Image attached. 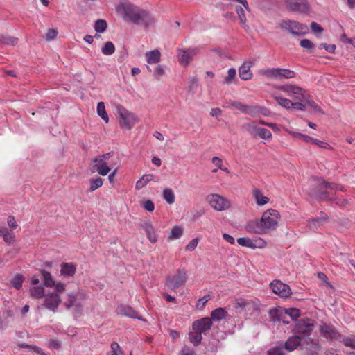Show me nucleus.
Segmentation results:
<instances>
[{
    "instance_id": "nucleus-46",
    "label": "nucleus",
    "mask_w": 355,
    "mask_h": 355,
    "mask_svg": "<svg viewBox=\"0 0 355 355\" xmlns=\"http://www.w3.org/2000/svg\"><path fill=\"white\" fill-rule=\"evenodd\" d=\"M236 71L234 68H231L227 71V76H226L223 83L226 85H230L232 83L233 80L236 78Z\"/></svg>"
},
{
    "instance_id": "nucleus-15",
    "label": "nucleus",
    "mask_w": 355,
    "mask_h": 355,
    "mask_svg": "<svg viewBox=\"0 0 355 355\" xmlns=\"http://www.w3.org/2000/svg\"><path fill=\"white\" fill-rule=\"evenodd\" d=\"M320 330L321 334L327 339L338 340L342 337L340 334L332 325L324 323L320 326Z\"/></svg>"
},
{
    "instance_id": "nucleus-59",
    "label": "nucleus",
    "mask_w": 355,
    "mask_h": 355,
    "mask_svg": "<svg viewBox=\"0 0 355 355\" xmlns=\"http://www.w3.org/2000/svg\"><path fill=\"white\" fill-rule=\"evenodd\" d=\"M324 48L329 53H334L336 46L334 44H327L325 43H322L319 45L318 49Z\"/></svg>"
},
{
    "instance_id": "nucleus-40",
    "label": "nucleus",
    "mask_w": 355,
    "mask_h": 355,
    "mask_svg": "<svg viewBox=\"0 0 355 355\" xmlns=\"http://www.w3.org/2000/svg\"><path fill=\"white\" fill-rule=\"evenodd\" d=\"M163 198L168 203L173 204L175 201V194L171 189H165L163 191Z\"/></svg>"
},
{
    "instance_id": "nucleus-19",
    "label": "nucleus",
    "mask_w": 355,
    "mask_h": 355,
    "mask_svg": "<svg viewBox=\"0 0 355 355\" xmlns=\"http://www.w3.org/2000/svg\"><path fill=\"white\" fill-rule=\"evenodd\" d=\"M93 166L92 168V172H98L101 175H106L110 171V168L108 166L107 162H102L100 159H93Z\"/></svg>"
},
{
    "instance_id": "nucleus-27",
    "label": "nucleus",
    "mask_w": 355,
    "mask_h": 355,
    "mask_svg": "<svg viewBox=\"0 0 355 355\" xmlns=\"http://www.w3.org/2000/svg\"><path fill=\"white\" fill-rule=\"evenodd\" d=\"M279 68H266L259 70L261 76H266L269 79H279Z\"/></svg>"
},
{
    "instance_id": "nucleus-25",
    "label": "nucleus",
    "mask_w": 355,
    "mask_h": 355,
    "mask_svg": "<svg viewBox=\"0 0 355 355\" xmlns=\"http://www.w3.org/2000/svg\"><path fill=\"white\" fill-rule=\"evenodd\" d=\"M252 66V62H244L239 69V77L244 80H250L252 77V73L250 71V68Z\"/></svg>"
},
{
    "instance_id": "nucleus-26",
    "label": "nucleus",
    "mask_w": 355,
    "mask_h": 355,
    "mask_svg": "<svg viewBox=\"0 0 355 355\" xmlns=\"http://www.w3.org/2000/svg\"><path fill=\"white\" fill-rule=\"evenodd\" d=\"M302 338L297 335L290 336L284 343L285 349L288 352L293 351L300 345Z\"/></svg>"
},
{
    "instance_id": "nucleus-50",
    "label": "nucleus",
    "mask_w": 355,
    "mask_h": 355,
    "mask_svg": "<svg viewBox=\"0 0 355 355\" xmlns=\"http://www.w3.org/2000/svg\"><path fill=\"white\" fill-rule=\"evenodd\" d=\"M236 12L237 13L240 23L242 25H245V24L246 22V17L245 15L244 9L242 7L237 6L236 7Z\"/></svg>"
},
{
    "instance_id": "nucleus-2",
    "label": "nucleus",
    "mask_w": 355,
    "mask_h": 355,
    "mask_svg": "<svg viewBox=\"0 0 355 355\" xmlns=\"http://www.w3.org/2000/svg\"><path fill=\"white\" fill-rule=\"evenodd\" d=\"M338 185L336 183L320 179L311 186L309 193L311 197L318 200H334L335 198L332 197L333 191H335Z\"/></svg>"
},
{
    "instance_id": "nucleus-1",
    "label": "nucleus",
    "mask_w": 355,
    "mask_h": 355,
    "mask_svg": "<svg viewBox=\"0 0 355 355\" xmlns=\"http://www.w3.org/2000/svg\"><path fill=\"white\" fill-rule=\"evenodd\" d=\"M116 9L122 19L127 23L148 28L154 26L157 21L149 10L129 1L120 3Z\"/></svg>"
},
{
    "instance_id": "nucleus-36",
    "label": "nucleus",
    "mask_w": 355,
    "mask_h": 355,
    "mask_svg": "<svg viewBox=\"0 0 355 355\" xmlns=\"http://www.w3.org/2000/svg\"><path fill=\"white\" fill-rule=\"evenodd\" d=\"M183 234V228L180 226H174L171 230L170 234H168L169 240H174L179 239Z\"/></svg>"
},
{
    "instance_id": "nucleus-23",
    "label": "nucleus",
    "mask_w": 355,
    "mask_h": 355,
    "mask_svg": "<svg viewBox=\"0 0 355 355\" xmlns=\"http://www.w3.org/2000/svg\"><path fill=\"white\" fill-rule=\"evenodd\" d=\"M76 272V267L73 263L64 262L60 265V275L64 277H71Z\"/></svg>"
},
{
    "instance_id": "nucleus-61",
    "label": "nucleus",
    "mask_w": 355,
    "mask_h": 355,
    "mask_svg": "<svg viewBox=\"0 0 355 355\" xmlns=\"http://www.w3.org/2000/svg\"><path fill=\"white\" fill-rule=\"evenodd\" d=\"M310 26L314 33H320L323 31V28L316 22H312Z\"/></svg>"
},
{
    "instance_id": "nucleus-52",
    "label": "nucleus",
    "mask_w": 355,
    "mask_h": 355,
    "mask_svg": "<svg viewBox=\"0 0 355 355\" xmlns=\"http://www.w3.org/2000/svg\"><path fill=\"white\" fill-rule=\"evenodd\" d=\"M307 105H309L315 112L324 114V112L320 106H318L313 101H309L306 98L304 101Z\"/></svg>"
},
{
    "instance_id": "nucleus-34",
    "label": "nucleus",
    "mask_w": 355,
    "mask_h": 355,
    "mask_svg": "<svg viewBox=\"0 0 355 355\" xmlns=\"http://www.w3.org/2000/svg\"><path fill=\"white\" fill-rule=\"evenodd\" d=\"M275 100L277 101L278 105L287 110H291L293 107V102L290 99L275 96Z\"/></svg>"
},
{
    "instance_id": "nucleus-55",
    "label": "nucleus",
    "mask_w": 355,
    "mask_h": 355,
    "mask_svg": "<svg viewBox=\"0 0 355 355\" xmlns=\"http://www.w3.org/2000/svg\"><path fill=\"white\" fill-rule=\"evenodd\" d=\"M76 300V295L73 294H69L68 295L67 301L64 303V306L67 309H69L74 305Z\"/></svg>"
},
{
    "instance_id": "nucleus-64",
    "label": "nucleus",
    "mask_w": 355,
    "mask_h": 355,
    "mask_svg": "<svg viewBox=\"0 0 355 355\" xmlns=\"http://www.w3.org/2000/svg\"><path fill=\"white\" fill-rule=\"evenodd\" d=\"M55 288V293H62L65 291V285L61 282H58L54 285Z\"/></svg>"
},
{
    "instance_id": "nucleus-18",
    "label": "nucleus",
    "mask_w": 355,
    "mask_h": 355,
    "mask_svg": "<svg viewBox=\"0 0 355 355\" xmlns=\"http://www.w3.org/2000/svg\"><path fill=\"white\" fill-rule=\"evenodd\" d=\"M197 54V49H189L187 50H178L179 61L182 64L188 65L191 59Z\"/></svg>"
},
{
    "instance_id": "nucleus-41",
    "label": "nucleus",
    "mask_w": 355,
    "mask_h": 355,
    "mask_svg": "<svg viewBox=\"0 0 355 355\" xmlns=\"http://www.w3.org/2000/svg\"><path fill=\"white\" fill-rule=\"evenodd\" d=\"M279 79L281 78H286V79H291L294 77H295L296 73L295 71L288 69H283L279 68Z\"/></svg>"
},
{
    "instance_id": "nucleus-9",
    "label": "nucleus",
    "mask_w": 355,
    "mask_h": 355,
    "mask_svg": "<svg viewBox=\"0 0 355 355\" xmlns=\"http://www.w3.org/2000/svg\"><path fill=\"white\" fill-rule=\"evenodd\" d=\"M210 206L217 211H223L230 207V201L218 194H211L207 196Z\"/></svg>"
},
{
    "instance_id": "nucleus-49",
    "label": "nucleus",
    "mask_w": 355,
    "mask_h": 355,
    "mask_svg": "<svg viewBox=\"0 0 355 355\" xmlns=\"http://www.w3.org/2000/svg\"><path fill=\"white\" fill-rule=\"evenodd\" d=\"M332 197L335 198L334 200H329V202H334L336 205L339 207H344L348 204V200L347 199L340 198L336 196V193L332 194Z\"/></svg>"
},
{
    "instance_id": "nucleus-11",
    "label": "nucleus",
    "mask_w": 355,
    "mask_h": 355,
    "mask_svg": "<svg viewBox=\"0 0 355 355\" xmlns=\"http://www.w3.org/2000/svg\"><path fill=\"white\" fill-rule=\"evenodd\" d=\"M61 302V297L58 293L50 292L46 294L44 303L41 306L51 311L55 312Z\"/></svg>"
},
{
    "instance_id": "nucleus-29",
    "label": "nucleus",
    "mask_w": 355,
    "mask_h": 355,
    "mask_svg": "<svg viewBox=\"0 0 355 355\" xmlns=\"http://www.w3.org/2000/svg\"><path fill=\"white\" fill-rule=\"evenodd\" d=\"M227 314V312L225 308H217L211 311L210 319H211V321H220L225 318Z\"/></svg>"
},
{
    "instance_id": "nucleus-14",
    "label": "nucleus",
    "mask_w": 355,
    "mask_h": 355,
    "mask_svg": "<svg viewBox=\"0 0 355 355\" xmlns=\"http://www.w3.org/2000/svg\"><path fill=\"white\" fill-rule=\"evenodd\" d=\"M270 287L273 293L282 297H288L292 294L290 286L279 280L272 282L270 283Z\"/></svg>"
},
{
    "instance_id": "nucleus-53",
    "label": "nucleus",
    "mask_w": 355,
    "mask_h": 355,
    "mask_svg": "<svg viewBox=\"0 0 355 355\" xmlns=\"http://www.w3.org/2000/svg\"><path fill=\"white\" fill-rule=\"evenodd\" d=\"M3 238V241L9 245L12 244L15 241V236L14 234L9 232L8 231H7L6 234H4Z\"/></svg>"
},
{
    "instance_id": "nucleus-13",
    "label": "nucleus",
    "mask_w": 355,
    "mask_h": 355,
    "mask_svg": "<svg viewBox=\"0 0 355 355\" xmlns=\"http://www.w3.org/2000/svg\"><path fill=\"white\" fill-rule=\"evenodd\" d=\"M187 279V274L184 270H179L178 273L173 276L166 278V285L171 290H175L180 286L184 285Z\"/></svg>"
},
{
    "instance_id": "nucleus-3",
    "label": "nucleus",
    "mask_w": 355,
    "mask_h": 355,
    "mask_svg": "<svg viewBox=\"0 0 355 355\" xmlns=\"http://www.w3.org/2000/svg\"><path fill=\"white\" fill-rule=\"evenodd\" d=\"M259 306L260 302L258 299H239L235 302L234 307L239 309L238 313L240 314L250 317L259 312Z\"/></svg>"
},
{
    "instance_id": "nucleus-63",
    "label": "nucleus",
    "mask_w": 355,
    "mask_h": 355,
    "mask_svg": "<svg viewBox=\"0 0 355 355\" xmlns=\"http://www.w3.org/2000/svg\"><path fill=\"white\" fill-rule=\"evenodd\" d=\"M302 102L303 101H298L297 102L293 103L292 109H295V110H301V111L304 110L306 108V105Z\"/></svg>"
},
{
    "instance_id": "nucleus-43",
    "label": "nucleus",
    "mask_w": 355,
    "mask_h": 355,
    "mask_svg": "<svg viewBox=\"0 0 355 355\" xmlns=\"http://www.w3.org/2000/svg\"><path fill=\"white\" fill-rule=\"evenodd\" d=\"M107 27V22L103 19L96 20L94 24V29L97 33H103L106 30Z\"/></svg>"
},
{
    "instance_id": "nucleus-4",
    "label": "nucleus",
    "mask_w": 355,
    "mask_h": 355,
    "mask_svg": "<svg viewBox=\"0 0 355 355\" xmlns=\"http://www.w3.org/2000/svg\"><path fill=\"white\" fill-rule=\"evenodd\" d=\"M116 110L119 115L121 128L126 130H130L138 121L137 116L122 105H118L116 107Z\"/></svg>"
},
{
    "instance_id": "nucleus-6",
    "label": "nucleus",
    "mask_w": 355,
    "mask_h": 355,
    "mask_svg": "<svg viewBox=\"0 0 355 355\" xmlns=\"http://www.w3.org/2000/svg\"><path fill=\"white\" fill-rule=\"evenodd\" d=\"M279 25L282 30H286L291 34L296 35H304L308 31L305 24H300L295 20H282Z\"/></svg>"
},
{
    "instance_id": "nucleus-58",
    "label": "nucleus",
    "mask_w": 355,
    "mask_h": 355,
    "mask_svg": "<svg viewBox=\"0 0 355 355\" xmlns=\"http://www.w3.org/2000/svg\"><path fill=\"white\" fill-rule=\"evenodd\" d=\"M293 135H295V137H299L300 138L303 139L306 143H311V142L313 143V139H314V138H313L310 136H308L306 135H304V134H302L300 132H294Z\"/></svg>"
},
{
    "instance_id": "nucleus-39",
    "label": "nucleus",
    "mask_w": 355,
    "mask_h": 355,
    "mask_svg": "<svg viewBox=\"0 0 355 355\" xmlns=\"http://www.w3.org/2000/svg\"><path fill=\"white\" fill-rule=\"evenodd\" d=\"M341 342L345 346L355 349V335L344 336L342 338Z\"/></svg>"
},
{
    "instance_id": "nucleus-32",
    "label": "nucleus",
    "mask_w": 355,
    "mask_h": 355,
    "mask_svg": "<svg viewBox=\"0 0 355 355\" xmlns=\"http://www.w3.org/2000/svg\"><path fill=\"white\" fill-rule=\"evenodd\" d=\"M254 197L256 200L257 204L259 205H264L269 202V198L264 196L262 192L258 189H255L254 190Z\"/></svg>"
},
{
    "instance_id": "nucleus-54",
    "label": "nucleus",
    "mask_w": 355,
    "mask_h": 355,
    "mask_svg": "<svg viewBox=\"0 0 355 355\" xmlns=\"http://www.w3.org/2000/svg\"><path fill=\"white\" fill-rule=\"evenodd\" d=\"M300 46L303 48V49H305L306 50H309L310 51H311V49H313V43L311 42V40H308V39H302L300 42Z\"/></svg>"
},
{
    "instance_id": "nucleus-60",
    "label": "nucleus",
    "mask_w": 355,
    "mask_h": 355,
    "mask_svg": "<svg viewBox=\"0 0 355 355\" xmlns=\"http://www.w3.org/2000/svg\"><path fill=\"white\" fill-rule=\"evenodd\" d=\"M142 207L148 211H153L155 209L154 203L150 200L144 201Z\"/></svg>"
},
{
    "instance_id": "nucleus-12",
    "label": "nucleus",
    "mask_w": 355,
    "mask_h": 355,
    "mask_svg": "<svg viewBox=\"0 0 355 355\" xmlns=\"http://www.w3.org/2000/svg\"><path fill=\"white\" fill-rule=\"evenodd\" d=\"M286 8L295 12H306L309 10L307 0H285Z\"/></svg>"
},
{
    "instance_id": "nucleus-45",
    "label": "nucleus",
    "mask_w": 355,
    "mask_h": 355,
    "mask_svg": "<svg viewBox=\"0 0 355 355\" xmlns=\"http://www.w3.org/2000/svg\"><path fill=\"white\" fill-rule=\"evenodd\" d=\"M23 280V275L20 274H17L15 276V277L12 279L11 283L17 290H19L22 286Z\"/></svg>"
},
{
    "instance_id": "nucleus-57",
    "label": "nucleus",
    "mask_w": 355,
    "mask_h": 355,
    "mask_svg": "<svg viewBox=\"0 0 355 355\" xmlns=\"http://www.w3.org/2000/svg\"><path fill=\"white\" fill-rule=\"evenodd\" d=\"M58 31L54 28H50L48 30L46 34V40L48 41L52 40L57 37Z\"/></svg>"
},
{
    "instance_id": "nucleus-44",
    "label": "nucleus",
    "mask_w": 355,
    "mask_h": 355,
    "mask_svg": "<svg viewBox=\"0 0 355 355\" xmlns=\"http://www.w3.org/2000/svg\"><path fill=\"white\" fill-rule=\"evenodd\" d=\"M103 180L101 178H97L90 180L89 191H94L103 185Z\"/></svg>"
},
{
    "instance_id": "nucleus-21",
    "label": "nucleus",
    "mask_w": 355,
    "mask_h": 355,
    "mask_svg": "<svg viewBox=\"0 0 355 355\" xmlns=\"http://www.w3.org/2000/svg\"><path fill=\"white\" fill-rule=\"evenodd\" d=\"M230 105L241 110L243 113L248 114L252 116H254V114L258 112L259 109L258 107L243 105L239 101H231Z\"/></svg>"
},
{
    "instance_id": "nucleus-51",
    "label": "nucleus",
    "mask_w": 355,
    "mask_h": 355,
    "mask_svg": "<svg viewBox=\"0 0 355 355\" xmlns=\"http://www.w3.org/2000/svg\"><path fill=\"white\" fill-rule=\"evenodd\" d=\"M270 317L272 318L273 322L282 321L284 324H286L289 323L288 321L285 320L280 315H279L277 314V311L276 310H270Z\"/></svg>"
},
{
    "instance_id": "nucleus-16",
    "label": "nucleus",
    "mask_w": 355,
    "mask_h": 355,
    "mask_svg": "<svg viewBox=\"0 0 355 355\" xmlns=\"http://www.w3.org/2000/svg\"><path fill=\"white\" fill-rule=\"evenodd\" d=\"M212 326V321L210 318H203L202 319L196 320L192 324L193 331H198L200 333H205L211 329Z\"/></svg>"
},
{
    "instance_id": "nucleus-30",
    "label": "nucleus",
    "mask_w": 355,
    "mask_h": 355,
    "mask_svg": "<svg viewBox=\"0 0 355 355\" xmlns=\"http://www.w3.org/2000/svg\"><path fill=\"white\" fill-rule=\"evenodd\" d=\"M40 272L42 277L43 278L44 280V285L46 287L52 288L53 286H54V285H55V282L53 280V277L49 272L45 270H42Z\"/></svg>"
},
{
    "instance_id": "nucleus-17",
    "label": "nucleus",
    "mask_w": 355,
    "mask_h": 355,
    "mask_svg": "<svg viewBox=\"0 0 355 355\" xmlns=\"http://www.w3.org/2000/svg\"><path fill=\"white\" fill-rule=\"evenodd\" d=\"M328 221V216L324 213L320 212L319 216H315L312 218L311 219L308 220V225L309 228L315 232L318 230L321 226L324 225V223Z\"/></svg>"
},
{
    "instance_id": "nucleus-24",
    "label": "nucleus",
    "mask_w": 355,
    "mask_h": 355,
    "mask_svg": "<svg viewBox=\"0 0 355 355\" xmlns=\"http://www.w3.org/2000/svg\"><path fill=\"white\" fill-rule=\"evenodd\" d=\"M245 230L250 233L263 234L266 233L261 221L257 220H250L248 222Z\"/></svg>"
},
{
    "instance_id": "nucleus-28",
    "label": "nucleus",
    "mask_w": 355,
    "mask_h": 355,
    "mask_svg": "<svg viewBox=\"0 0 355 355\" xmlns=\"http://www.w3.org/2000/svg\"><path fill=\"white\" fill-rule=\"evenodd\" d=\"M145 55L147 62L149 64H156L160 61L161 53L159 50L147 51Z\"/></svg>"
},
{
    "instance_id": "nucleus-38",
    "label": "nucleus",
    "mask_w": 355,
    "mask_h": 355,
    "mask_svg": "<svg viewBox=\"0 0 355 355\" xmlns=\"http://www.w3.org/2000/svg\"><path fill=\"white\" fill-rule=\"evenodd\" d=\"M101 51L105 55H111L115 51V46L112 42L108 41L102 47Z\"/></svg>"
},
{
    "instance_id": "nucleus-20",
    "label": "nucleus",
    "mask_w": 355,
    "mask_h": 355,
    "mask_svg": "<svg viewBox=\"0 0 355 355\" xmlns=\"http://www.w3.org/2000/svg\"><path fill=\"white\" fill-rule=\"evenodd\" d=\"M116 313L118 315L143 320V319L138 315V313L128 305L121 304L116 309Z\"/></svg>"
},
{
    "instance_id": "nucleus-8",
    "label": "nucleus",
    "mask_w": 355,
    "mask_h": 355,
    "mask_svg": "<svg viewBox=\"0 0 355 355\" xmlns=\"http://www.w3.org/2000/svg\"><path fill=\"white\" fill-rule=\"evenodd\" d=\"M284 92L289 94L295 101H304L306 100V91L295 85H284L279 87Z\"/></svg>"
},
{
    "instance_id": "nucleus-56",
    "label": "nucleus",
    "mask_w": 355,
    "mask_h": 355,
    "mask_svg": "<svg viewBox=\"0 0 355 355\" xmlns=\"http://www.w3.org/2000/svg\"><path fill=\"white\" fill-rule=\"evenodd\" d=\"M199 242V239L195 238L193 239L189 243L186 245L185 249L188 251L193 250L198 245Z\"/></svg>"
},
{
    "instance_id": "nucleus-47",
    "label": "nucleus",
    "mask_w": 355,
    "mask_h": 355,
    "mask_svg": "<svg viewBox=\"0 0 355 355\" xmlns=\"http://www.w3.org/2000/svg\"><path fill=\"white\" fill-rule=\"evenodd\" d=\"M237 243L241 246L249 248L256 247V245L253 243V241L250 239L246 237L239 238L237 239Z\"/></svg>"
},
{
    "instance_id": "nucleus-48",
    "label": "nucleus",
    "mask_w": 355,
    "mask_h": 355,
    "mask_svg": "<svg viewBox=\"0 0 355 355\" xmlns=\"http://www.w3.org/2000/svg\"><path fill=\"white\" fill-rule=\"evenodd\" d=\"M284 349L285 348L283 346L275 347H272V348L270 349L269 350H268L267 354L268 355H284L285 354Z\"/></svg>"
},
{
    "instance_id": "nucleus-5",
    "label": "nucleus",
    "mask_w": 355,
    "mask_h": 355,
    "mask_svg": "<svg viewBox=\"0 0 355 355\" xmlns=\"http://www.w3.org/2000/svg\"><path fill=\"white\" fill-rule=\"evenodd\" d=\"M280 215L277 210L268 209L263 212L260 220L266 233L270 230H275L278 224Z\"/></svg>"
},
{
    "instance_id": "nucleus-35",
    "label": "nucleus",
    "mask_w": 355,
    "mask_h": 355,
    "mask_svg": "<svg viewBox=\"0 0 355 355\" xmlns=\"http://www.w3.org/2000/svg\"><path fill=\"white\" fill-rule=\"evenodd\" d=\"M189 340L191 343H193L195 346H198L200 345L202 340V333L198 331H194L193 332H190L189 334Z\"/></svg>"
},
{
    "instance_id": "nucleus-42",
    "label": "nucleus",
    "mask_w": 355,
    "mask_h": 355,
    "mask_svg": "<svg viewBox=\"0 0 355 355\" xmlns=\"http://www.w3.org/2000/svg\"><path fill=\"white\" fill-rule=\"evenodd\" d=\"M285 314L289 315L293 320H297L301 315L300 309L296 308H290L285 309Z\"/></svg>"
},
{
    "instance_id": "nucleus-7",
    "label": "nucleus",
    "mask_w": 355,
    "mask_h": 355,
    "mask_svg": "<svg viewBox=\"0 0 355 355\" xmlns=\"http://www.w3.org/2000/svg\"><path fill=\"white\" fill-rule=\"evenodd\" d=\"M313 322L308 318L298 320L293 329L295 334L309 337L313 332Z\"/></svg>"
},
{
    "instance_id": "nucleus-33",
    "label": "nucleus",
    "mask_w": 355,
    "mask_h": 355,
    "mask_svg": "<svg viewBox=\"0 0 355 355\" xmlns=\"http://www.w3.org/2000/svg\"><path fill=\"white\" fill-rule=\"evenodd\" d=\"M98 115L105 122L109 121V117L106 112L105 105L103 102H99L97 105Z\"/></svg>"
},
{
    "instance_id": "nucleus-31",
    "label": "nucleus",
    "mask_w": 355,
    "mask_h": 355,
    "mask_svg": "<svg viewBox=\"0 0 355 355\" xmlns=\"http://www.w3.org/2000/svg\"><path fill=\"white\" fill-rule=\"evenodd\" d=\"M30 293L31 297L37 298V299H42L44 298L45 294H44V288L43 286H33L30 289Z\"/></svg>"
},
{
    "instance_id": "nucleus-10",
    "label": "nucleus",
    "mask_w": 355,
    "mask_h": 355,
    "mask_svg": "<svg viewBox=\"0 0 355 355\" xmlns=\"http://www.w3.org/2000/svg\"><path fill=\"white\" fill-rule=\"evenodd\" d=\"M246 130L252 136H259L263 139H269L272 138V133L270 131L264 128H259L257 125L256 121H252L245 125Z\"/></svg>"
},
{
    "instance_id": "nucleus-62",
    "label": "nucleus",
    "mask_w": 355,
    "mask_h": 355,
    "mask_svg": "<svg viewBox=\"0 0 355 355\" xmlns=\"http://www.w3.org/2000/svg\"><path fill=\"white\" fill-rule=\"evenodd\" d=\"M7 223L8 225L12 230L17 228V223L13 216H9L8 217Z\"/></svg>"
},
{
    "instance_id": "nucleus-22",
    "label": "nucleus",
    "mask_w": 355,
    "mask_h": 355,
    "mask_svg": "<svg viewBox=\"0 0 355 355\" xmlns=\"http://www.w3.org/2000/svg\"><path fill=\"white\" fill-rule=\"evenodd\" d=\"M140 226L145 231L148 239L151 243H156L157 239L153 224L149 221H144L140 224Z\"/></svg>"
},
{
    "instance_id": "nucleus-37",
    "label": "nucleus",
    "mask_w": 355,
    "mask_h": 355,
    "mask_svg": "<svg viewBox=\"0 0 355 355\" xmlns=\"http://www.w3.org/2000/svg\"><path fill=\"white\" fill-rule=\"evenodd\" d=\"M0 42L5 45L15 46L18 42V38L9 35H1Z\"/></svg>"
}]
</instances>
